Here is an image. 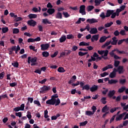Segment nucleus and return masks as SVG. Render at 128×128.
<instances>
[{
  "label": "nucleus",
  "instance_id": "nucleus-39",
  "mask_svg": "<svg viewBox=\"0 0 128 128\" xmlns=\"http://www.w3.org/2000/svg\"><path fill=\"white\" fill-rule=\"evenodd\" d=\"M58 72H64L66 70H64V68L62 67H59L58 69Z\"/></svg>",
  "mask_w": 128,
  "mask_h": 128
},
{
  "label": "nucleus",
  "instance_id": "nucleus-17",
  "mask_svg": "<svg viewBox=\"0 0 128 128\" xmlns=\"http://www.w3.org/2000/svg\"><path fill=\"white\" fill-rule=\"evenodd\" d=\"M90 32L91 34H98V29L96 28H91Z\"/></svg>",
  "mask_w": 128,
  "mask_h": 128
},
{
  "label": "nucleus",
  "instance_id": "nucleus-7",
  "mask_svg": "<svg viewBox=\"0 0 128 128\" xmlns=\"http://www.w3.org/2000/svg\"><path fill=\"white\" fill-rule=\"evenodd\" d=\"M28 24L30 26H36V22L34 21V20H30L28 21Z\"/></svg>",
  "mask_w": 128,
  "mask_h": 128
},
{
  "label": "nucleus",
  "instance_id": "nucleus-59",
  "mask_svg": "<svg viewBox=\"0 0 128 128\" xmlns=\"http://www.w3.org/2000/svg\"><path fill=\"white\" fill-rule=\"evenodd\" d=\"M15 114L16 116H18V118H22V112H16Z\"/></svg>",
  "mask_w": 128,
  "mask_h": 128
},
{
  "label": "nucleus",
  "instance_id": "nucleus-33",
  "mask_svg": "<svg viewBox=\"0 0 128 128\" xmlns=\"http://www.w3.org/2000/svg\"><path fill=\"white\" fill-rule=\"evenodd\" d=\"M116 73H114V72H112L110 73L109 76L110 78H116Z\"/></svg>",
  "mask_w": 128,
  "mask_h": 128
},
{
  "label": "nucleus",
  "instance_id": "nucleus-45",
  "mask_svg": "<svg viewBox=\"0 0 128 128\" xmlns=\"http://www.w3.org/2000/svg\"><path fill=\"white\" fill-rule=\"evenodd\" d=\"M10 86L12 88H14V87L16 86H18V82H12V83H10Z\"/></svg>",
  "mask_w": 128,
  "mask_h": 128
},
{
  "label": "nucleus",
  "instance_id": "nucleus-14",
  "mask_svg": "<svg viewBox=\"0 0 128 128\" xmlns=\"http://www.w3.org/2000/svg\"><path fill=\"white\" fill-rule=\"evenodd\" d=\"M116 94V90H111L109 92L108 94V96L109 98H112L113 96H114Z\"/></svg>",
  "mask_w": 128,
  "mask_h": 128
},
{
  "label": "nucleus",
  "instance_id": "nucleus-56",
  "mask_svg": "<svg viewBox=\"0 0 128 128\" xmlns=\"http://www.w3.org/2000/svg\"><path fill=\"white\" fill-rule=\"evenodd\" d=\"M92 112L94 114L96 112V106H93L92 107Z\"/></svg>",
  "mask_w": 128,
  "mask_h": 128
},
{
  "label": "nucleus",
  "instance_id": "nucleus-21",
  "mask_svg": "<svg viewBox=\"0 0 128 128\" xmlns=\"http://www.w3.org/2000/svg\"><path fill=\"white\" fill-rule=\"evenodd\" d=\"M28 18L30 20L32 18H38V15H36V14H30L28 15Z\"/></svg>",
  "mask_w": 128,
  "mask_h": 128
},
{
  "label": "nucleus",
  "instance_id": "nucleus-43",
  "mask_svg": "<svg viewBox=\"0 0 128 128\" xmlns=\"http://www.w3.org/2000/svg\"><path fill=\"white\" fill-rule=\"evenodd\" d=\"M106 97H103L100 100L102 102L103 104H106Z\"/></svg>",
  "mask_w": 128,
  "mask_h": 128
},
{
  "label": "nucleus",
  "instance_id": "nucleus-46",
  "mask_svg": "<svg viewBox=\"0 0 128 128\" xmlns=\"http://www.w3.org/2000/svg\"><path fill=\"white\" fill-rule=\"evenodd\" d=\"M58 51H56L54 52V54H52L50 56L52 58H56V56H58Z\"/></svg>",
  "mask_w": 128,
  "mask_h": 128
},
{
  "label": "nucleus",
  "instance_id": "nucleus-52",
  "mask_svg": "<svg viewBox=\"0 0 128 128\" xmlns=\"http://www.w3.org/2000/svg\"><path fill=\"white\" fill-rule=\"evenodd\" d=\"M120 12H122V10H120V8H117L116 10V16H120Z\"/></svg>",
  "mask_w": 128,
  "mask_h": 128
},
{
  "label": "nucleus",
  "instance_id": "nucleus-36",
  "mask_svg": "<svg viewBox=\"0 0 128 128\" xmlns=\"http://www.w3.org/2000/svg\"><path fill=\"white\" fill-rule=\"evenodd\" d=\"M58 98V94H55L54 95H53L52 96V100H54V102H56V98Z\"/></svg>",
  "mask_w": 128,
  "mask_h": 128
},
{
  "label": "nucleus",
  "instance_id": "nucleus-23",
  "mask_svg": "<svg viewBox=\"0 0 128 128\" xmlns=\"http://www.w3.org/2000/svg\"><path fill=\"white\" fill-rule=\"evenodd\" d=\"M62 14L64 16V18H70V15L66 12H62Z\"/></svg>",
  "mask_w": 128,
  "mask_h": 128
},
{
  "label": "nucleus",
  "instance_id": "nucleus-53",
  "mask_svg": "<svg viewBox=\"0 0 128 128\" xmlns=\"http://www.w3.org/2000/svg\"><path fill=\"white\" fill-rule=\"evenodd\" d=\"M114 34L115 36H120V32H118V30H116L114 32Z\"/></svg>",
  "mask_w": 128,
  "mask_h": 128
},
{
  "label": "nucleus",
  "instance_id": "nucleus-16",
  "mask_svg": "<svg viewBox=\"0 0 128 128\" xmlns=\"http://www.w3.org/2000/svg\"><path fill=\"white\" fill-rule=\"evenodd\" d=\"M16 50V46H12V48H8V50L9 52V54L11 56L12 54V52Z\"/></svg>",
  "mask_w": 128,
  "mask_h": 128
},
{
  "label": "nucleus",
  "instance_id": "nucleus-10",
  "mask_svg": "<svg viewBox=\"0 0 128 128\" xmlns=\"http://www.w3.org/2000/svg\"><path fill=\"white\" fill-rule=\"evenodd\" d=\"M56 18H58V20H62V14L60 12H58L55 15Z\"/></svg>",
  "mask_w": 128,
  "mask_h": 128
},
{
  "label": "nucleus",
  "instance_id": "nucleus-2",
  "mask_svg": "<svg viewBox=\"0 0 128 128\" xmlns=\"http://www.w3.org/2000/svg\"><path fill=\"white\" fill-rule=\"evenodd\" d=\"M41 50H48V48H50V44H43L40 45Z\"/></svg>",
  "mask_w": 128,
  "mask_h": 128
},
{
  "label": "nucleus",
  "instance_id": "nucleus-64",
  "mask_svg": "<svg viewBox=\"0 0 128 128\" xmlns=\"http://www.w3.org/2000/svg\"><path fill=\"white\" fill-rule=\"evenodd\" d=\"M28 114L26 115L27 118H28V120H30L32 118V114H30V112H28Z\"/></svg>",
  "mask_w": 128,
  "mask_h": 128
},
{
  "label": "nucleus",
  "instance_id": "nucleus-38",
  "mask_svg": "<svg viewBox=\"0 0 128 128\" xmlns=\"http://www.w3.org/2000/svg\"><path fill=\"white\" fill-rule=\"evenodd\" d=\"M29 48H30V50H32L35 52H38V49H36V46H32V45L30 46Z\"/></svg>",
  "mask_w": 128,
  "mask_h": 128
},
{
  "label": "nucleus",
  "instance_id": "nucleus-22",
  "mask_svg": "<svg viewBox=\"0 0 128 128\" xmlns=\"http://www.w3.org/2000/svg\"><path fill=\"white\" fill-rule=\"evenodd\" d=\"M90 90V85L86 84V85H84L82 88V90Z\"/></svg>",
  "mask_w": 128,
  "mask_h": 128
},
{
  "label": "nucleus",
  "instance_id": "nucleus-30",
  "mask_svg": "<svg viewBox=\"0 0 128 128\" xmlns=\"http://www.w3.org/2000/svg\"><path fill=\"white\" fill-rule=\"evenodd\" d=\"M94 6H88L86 8V10L88 12H92V10H94Z\"/></svg>",
  "mask_w": 128,
  "mask_h": 128
},
{
  "label": "nucleus",
  "instance_id": "nucleus-25",
  "mask_svg": "<svg viewBox=\"0 0 128 128\" xmlns=\"http://www.w3.org/2000/svg\"><path fill=\"white\" fill-rule=\"evenodd\" d=\"M106 38H108V37L106 36H102L100 38V42H104V41L105 40H106Z\"/></svg>",
  "mask_w": 128,
  "mask_h": 128
},
{
  "label": "nucleus",
  "instance_id": "nucleus-31",
  "mask_svg": "<svg viewBox=\"0 0 128 128\" xmlns=\"http://www.w3.org/2000/svg\"><path fill=\"white\" fill-rule=\"evenodd\" d=\"M114 24V22H107L104 24V26L106 28H110V26H112Z\"/></svg>",
  "mask_w": 128,
  "mask_h": 128
},
{
  "label": "nucleus",
  "instance_id": "nucleus-19",
  "mask_svg": "<svg viewBox=\"0 0 128 128\" xmlns=\"http://www.w3.org/2000/svg\"><path fill=\"white\" fill-rule=\"evenodd\" d=\"M55 12H56V10H54V8H49L47 10V12L50 15L52 14H54Z\"/></svg>",
  "mask_w": 128,
  "mask_h": 128
},
{
  "label": "nucleus",
  "instance_id": "nucleus-24",
  "mask_svg": "<svg viewBox=\"0 0 128 128\" xmlns=\"http://www.w3.org/2000/svg\"><path fill=\"white\" fill-rule=\"evenodd\" d=\"M42 22L43 24H52V22L48 20V19H43Z\"/></svg>",
  "mask_w": 128,
  "mask_h": 128
},
{
  "label": "nucleus",
  "instance_id": "nucleus-37",
  "mask_svg": "<svg viewBox=\"0 0 128 128\" xmlns=\"http://www.w3.org/2000/svg\"><path fill=\"white\" fill-rule=\"evenodd\" d=\"M119 108L118 107H115V108H112L110 110V112L111 114H114V112H116V110H118Z\"/></svg>",
  "mask_w": 128,
  "mask_h": 128
},
{
  "label": "nucleus",
  "instance_id": "nucleus-1",
  "mask_svg": "<svg viewBox=\"0 0 128 128\" xmlns=\"http://www.w3.org/2000/svg\"><path fill=\"white\" fill-rule=\"evenodd\" d=\"M98 52L99 54H100L102 56V58H104V60H108V58L106 57L108 56V50H98Z\"/></svg>",
  "mask_w": 128,
  "mask_h": 128
},
{
  "label": "nucleus",
  "instance_id": "nucleus-48",
  "mask_svg": "<svg viewBox=\"0 0 128 128\" xmlns=\"http://www.w3.org/2000/svg\"><path fill=\"white\" fill-rule=\"evenodd\" d=\"M100 18H102V20H104L106 18V15H104V12H102L100 16Z\"/></svg>",
  "mask_w": 128,
  "mask_h": 128
},
{
  "label": "nucleus",
  "instance_id": "nucleus-29",
  "mask_svg": "<svg viewBox=\"0 0 128 128\" xmlns=\"http://www.w3.org/2000/svg\"><path fill=\"white\" fill-rule=\"evenodd\" d=\"M85 114H86V116H90L94 114V113H93L92 112V111H86L85 112Z\"/></svg>",
  "mask_w": 128,
  "mask_h": 128
},
{
  "label": "nucleus",
  "instance_id": "nucleus-3",
  "mask_svg": "<svg viewBox=\"0 0 128 128\" xmlns=\"http://www.w3.org/2000/svg\"><path fill=\"white\" fill-rule=\"evenodd\" d=\"M79 12L80 14H82V16L86 15V6L82 5L80 6Z\"/></svg>",
  "mask_w": 128,
  "mask_h": 128
},
{
  "label": "nucleus",
  "instance_id": "nucleus-28",
  "mask_svg": "<svg viewBox=\"0 0 128 128\" xmlns=\"http://www.w3.org/2000/svg\"><path fill=\"white\" fill-rule=\"evenodd\" d=\"M111 42H112L111 40L106 42L104 44H103L102 46V48H106V46H110Z\"/></svg>",
  "mask_w": 128,
  "mask_h": 128
},
{
  "label": "nucleus",
  "instance_id": "nucleus-15",
  "mask_svg": "<svg viewBox=\"0 0 128 128\" xmlns=\"http://www.w3.org/2000/svg\"><path fill=\"white\" fill-rule=\"evenodd\" d=\"M46 104H50L51 106H54L56 104V102L54 100H52V99L48 100L46 102Z\"/></svg>",
  "mask_w": 128,
  "mask_h": 128
},
{
  "label": "nucleus",
  "instance_id": "nucleus-51",
  "mask_svg": "<svg viewBox=\"0 0 128 128\" xmlns=\"http://www.w3.org/2000/svg\"><path fill=\"white\" fill-rule=\"evenodd\" d=\"M4 74H5L4 72H2L0 74V80H2V78H4Z\"/></svg>",
  "mask_w": 128,
  "mask_h": 128
},
{
  "label": "nucleus",
  "instance_id": "nucleus-54",
  "mask_svg": "<svg viewBox=\"0 0 128 128\" xmlns=\"http://www.w3.org/2000/svg\"><path fill=\"white\" fill-rule=\"evenodd\" d=\"M100 76L102 78H104V77L106 76H108V72H104V73L101 74Z\"/></svg>",
  "mask_w": 128,
  "mask_h": 128
},
{
  "label": "nucleus",
  "instance_id": "nucleus-58",
  "mask_svg": "<svg viewBox=\"0 0 128 128\" xmlns=\"http://www.w3.org/2000/svg\"><path fill=\"white\" fill-rule=\"evenodd\" d=\"M19 108L20 110H24V104H22Z\"/></svg>",
  "mask_w": 128,
  "mask_h": 128
},
{
  "label": "nucleus",
  "instance_id": "nucleus-27",
  "mask_svg": "<svg viewBox=\"0 0 128 128\" xmlns=\"http://www.w3.org/2000/svg\"><path fill=\"white\" fill-rule=\"evenodd\" d=\"M20 32V29L18 28H14L12 29V34H18Z\"/></svg>",
  "mask_w": 128,
  "mask_h": 128
},
{
  "label": "nucleus",
  "instance_id": "nucleus-49",
  "mask_svg": "<svg viewBox=\"0 0 128 128\" xmlns=\"http://www.w3.org/2000/svg\"><path fill=\"white\" fill-rule=\"evenodd\" d=\"M34 104H37L38 106H42L40 105V101L35 100L34 101Z\"/></svg>",
  "mask_w": 128,
  "mask_h": 128
},
{
  "label": "nucleus",
  "instance_id": "nucleus-12",
  "mask_svg": "<svg viewBox=\"0 0 128 128\" xmlns=\"http://www.w3.org/2000/svg\"><path fill=\"white\" fill-rule=\"evenodd\" d=\"M117 70L120 74H124V66H119Z\"/></svg>",
  "mask_w": 128,
  "mask_h": 128
},
{
  "label": "nucleus",
  "instance_id": "nucleus-5",
  "mask_svg": "<svg viewBox=\"0 0 128 128\" xmlns=\"http://www.w3.org/2000/svg\"><path fill=\"white\" fill-rule=\"evenodd\" d=\"M126 112H124L122 114H119L116 118V122L122 120V118H124V116H126Z\"/></svg>",
  "mask_w": 128,
  "mask_h": 128
},
{
  "label": "nucleus",
  "instance_id": "nucleus-57",
  "mask_svg": "<svg viewBox=\"0 0 128 128\" xmlns=\"http://www.w3.org/2000/svg\"><path fill=\"white\" fill-rule=\"evenodd\" d=\"M34 39L32 38H30L28 39V42H34Z\"/></svg>",
  "mask_w": 128,
  "mask_h": 128
},
{
  "label": "nucleus",
  "instance_id": "nucleus-32",
  "mask_svg": "<svg viewBox=\"0 0 128 128\" xmlns=\"http://www.w3.org/2000/svg\"><path fill=\"white\" fill-rule=\"evenodd\" d=\"M120 62L118 60H115L114 62V66L115 68H118V66H120Z\"/></svg>",
  "mask_w": 128,
  "mask_h": 128
},
{
  "label": "nucleus",
  "instance_id": "nucleus-47",
  "mask_svg": "<svg viewBox=\"0 0 128 128\" xmlns=\"http://www.w3.org/2000/svg\"><path fill=\"white\" fill-rule=\"evenodd\" d=\"M12 64L14 68H18V62H12Z\"/></svg>",
  "mask_w": 128,
  "mask_h": 128
},
{
  "label": "nucleus",
  "instance_id": "nucleus-9",
  "mask_svg": "<svg viewBox=\"0 0 128 128\" xmlns=\"http://www.w3.org/2000/svg\"><path fill=\"white\" fill-rule=\"evenodd\" d=\"M98 89V86L96 85H94L90 88V90L92 92H96Z\"/></svg>",
  "mask_w": 128,
  "mask_h": 128
},
{
  "label": "nucleus",
  "instance_id": "nucleus-40",
  "mask_svg": "<svg viewBox=\"0 0 128 128\" xmlns=\"http://www.w3.org/2000/svg\"><path fill=\"white\" fill-rule=\"evenodd\" d=\"M124 90H126V87H122L121 88L118 89V92H120V94H122V92H124Z\"/></svg>",
  "mask_w": 128,
  "mask_h": 128
},
{
  "label": "nucleus",
  "instance_id": "nucleus-50",
  "mask_svg": "<svg viewBox=\"0 0 128 128\" xmlns=\"http://www.w3.org/2000/svg\"><path fill=\"white\" fill-rule=\"evenodd\" d=\"M88 124V120L80 123V126H84Z\"/></svg>",
  "mask_w": 128,
  "mask_h": 128
},
{
  "label": "nucleus",
  "instance_id": "nucleus-62",
  "mask_svg": "<svg viewBox=\"0 0 128 128\" xmlns=\"http://www.w3.org/2000/svg\"><path fill=\"white\" fill-rule=\"evenodd\" d=\"M32 102H34L33 98H28V102H30V104H32Z\"/></svg>",
  "mask_w": 128,
  "mask_h": 128
},
{
  "label": "nucleus",
  "instance_id": "nucleus-41",
  "mask_svg": "<svg viewBox=\"0 0 128 128\" xmlns=\"http://www.w3.org/2000/svg\"><path fill=\"white\" fill-rule=\"evenodd\" d=\"M8 32V28L4 27L2 28V32L3 34H6V32Z\"/></svg>",
  "mask_w": 128,
  "mask_h": 128
},
{
  "label": "nucleus",
  "instance_id": "nucleus-34",
  "mask_svg": "<svg viewBox=\"0 0 128 128\" xmlns=\"http://www.w3.org/2000/svg\"><path fill=\"white\" fill-rule=\"evenodd\" d=\"M108 106H105L104 107L102 108V112H108Z\"/></svg>",
  "mask_w": 128,
  "mask_h": 128
},
{
  "label": "nucleus",
  "instance_id": "nucleus-8",
  "mask_svg": "<svg viewBox=\"0 0 128 128\" xmlns=\"http://www.w3.org/2000/svg\"><path fill=\"white\" fill-rule=\"evenodd\" d=\"M98 22L96 19L94 18H92V19L88 18L86 20V22L90 24H95L96 22Z\"/></svg>",
  "mask_w": 128,
  "mask_h": 128
},
{
  "label": "nucleus",
  "instance_id": "nucleus-18",
  "mask_svg": "<svg viewBox=\"0 0 128 128\" xmlns=\"http://www.w3.org/2000/svg\"><path fill=\"white\" fill-rule=\"evenodd\" d=\"M118 49L114 48L111 52H110V54L112 58H114V52H116L117 54H118Z\"/></svg>",
  "mask_w": 128,
  "mask_h": 128
},
{
  "label": "nucleus",
  "instance_id": "nucleus-20",
  "mask_svg": "<svg viewBox=\"0 0 128 128\" xmlns=\"http://www.w3.org/2000/svg\"><path fill=\"white\" fill-rule=\"evenodd\" d=\"M43 58H48L50 56V53L47 51H44L42 52Z\"/></svg>",
  "mask_w": 128,
  "mask_h": 128
},
{
  "label": "nucleus",
  "instance_id": "nucleus-55",
  "mask_svg": "<svg viewBox=\"0 0 128 128\" xmlns=\"http://www.w3.org/2000/svg\"><path fill=\"white\" fill-rule=\"evenodd\" d=\"M118 40H112V42H111V44L112 46L116 45V44H118Z\"/></svg>",
  "mask_w": 128,
  "mask_h": 128
},
{
  "label": "nucleus",
  "instance_id": "nucleus-63",
  "mask_svg": "<svg viewBox=\"0 0 128 128\" xmlns=\"http://www.w3.org/2000/svg\"><path fill=\"white\" fill-rule=\"evenodd\" d=\"M118 80H108V84H116Z\"/></svg>",
  "mask_w": 128,
  "mask_h": 128
},
{
  "label": "nucleus",
  "instance_id": "nucleus-13",
  "mask_svg": "<svg viewBox=\"0 0 128 128\" xmlns=\"http://www.w3.org/2000/svg\"><path fill=\"white\" fill-rule=\"evenodd\" d=\"M114 12V10H108L106 12V18H110V15Z\"/></svg>",
  "mask_w": 128,
  "mask_h": 128
},
{
  "label": "nucleus",
  "instance_id": "nucleus-26",
  "mask_svg": "<svg viewBox=\"0 0 128 128\" xmlns=\"http://www.w3.org/2000/svg\"><path fill=\"white\" fill-rule=\"evenodd\" d=\"M66 36H63L60 38V42H66Z\"/></svg>",
  "mask_w": 128,
  "mask_h": 128
},
{
  "label": "nucleus",
  "instance_id": "nucleus-60",
  "mask_svg": "<svg viewBox=\"0 0 128 128\" xmlns=\"http://www.w3.org/2000/svg\"><path fill=\"white\" fill-rule=\"evenodd\" d=\"M78 48V46H73L72 48V52H76V50Z\"/></svg>",
  "mask_w": 128,
  "mask_h": 128
},
{
  "label": "nucleus",
  "instance_id": "nucleus-4",
  "mask_svg": "<svg viewBox=\"0 0 128 128\" xmlns=\"http://www.w3.org/2000/svg\"><path fill=\"white\" fill-rule=\"evenodd\" d=\"M50 90V86H44L42 88L41 90L40 91V94H44V92Z\"/></svg>",
  "mask_w": 128,
  "mask_h": 128
},
{
  "label": "nucleus",
  "instance_id": "nucleus-35",
  "mask_svg": "<svg viewBox=\"0 0 128 128\" xmlns=\"http://www.w3.org/2000/svg\"><path fill=\"white\" fill-rule=\"evenodd\" d=\"M88 54V52H78V54L80 56H86V54Z\"/></svg>",
  "mask_w": 128,
  "mask_h": 128
},
{
  "label": "nucleus",
  "instance_id": "nucleus-6",
  "mask_svg": "<svg viewBox=\"0 0 128 128\" xmlns=\"http://www.w3.org/2000/svg\"><path fill=\"white\" fill-rule=\"evenodd\" d=\"M38 58L35 56L33 58H32L31 56H29L28 57V64H30V62H36Z\"/></svg>",
  "mask_w": 128,
  "mask_h": 128
},
{
  "label": "nucleus",
  "instance_id": "nucleus-42",
  "mask_svg": "<svg viewBox=\"0 0 128 128\" xmlns=\"http://www.w3.org/2000/svg\"><path fill=\"white\" fill-rule=\"evenodd\" d=\"M60 104V100L58 98L56 100V102H55V104H55V106H59Z\"/></svg>",
  "mask_w": 128,
  "mask_h": 128
},
{
  "label": "nucleus",
  "instance_id": "nucleus-61",
  "mask_svg": "<svg viewBox=\"0 0 128 128\" xmlns=\"http://www.w3.org/2000/svg\"><path fill=\"white\" fill-rule=\"evenodd\" d=\"M113 57L116 60H120V57L118 56V55L116 54H114Z\"/></svg>",
  "mask_w": 128,
  "mask_h": 128
},
{
  "label": "nucleus",
  "instance_id": "nucleus-11",
  "mask_svg": "<svg viewBox=\"0 0 128 128\" xmlns=\"http://www.w3.org/2000/svg\"><path fill=\"white\" fill-rule=\"evenodd\" d=\"M94 40H96V42H98V34L94 35L92 36L91 38L92 42H94Z\"/></svg>",
  "mask_w": 128,
  "mask_h": 128
},
{
  "label": "nucleus",
  "instance_id": "nucleus-44",
  "mask_svg": "<svg viewBox=\"0 0 128 128\" xmlns=\"http://www.w3.org/2000/svg\"><path fill=\"white\" fill-rule=\"evenodd\" d=\"M118 54H127L128 56V52H125L124 51V50H118Z\"/></svg>",
  "mask_w": 128,
  "mask_h": 128
}]
</instances>
